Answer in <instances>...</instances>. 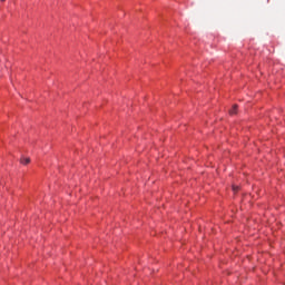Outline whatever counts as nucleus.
Wrapping results in <instances>:
<instances>
[{
  "label": "nucleus",
  "instance_id": "obj_1",
  "mask_svg": "<svg viewBox=\"0 0 285 285\" xmlns=\"http://www.w3.org/2000/svg\"><path fill=\"white\" fill-rule=\"evenodd\" d=\"M229 115H237V105H234L232 109L229 110Z\"/></svg>",
  "mask_w": 285,
  "mask_h": 285
},
{
  "label": "nucleus",
  "instance_id": "obj_2",
  "mask_svg": "<svg viewBox=\"0 0 285 285\" xmlns=\"http://www.w3.org/2000/svg\"><path fill=\"white\" fill-rule=\"evenodd\" d=\"M20 163L23 164V166H28V164L30 163V158H21Z\"/></svg>",
  "mask_w": 285,
  "mask_h": 285
},
{
  "label": "nucleus",
  "instance_id": "obj_3",
  "mask_svg": "<svg viewBox=\"0 0 285 285\" xmlns=\"http://www.w3.org/2000/svg\"><path fill=\"white\" fill-rule=\"evenodd\" d=\"M234 191L237 193V190H239V187H233Z\"/></svg>",
  "mask_w": 285,
  "mask_h": 285
},
{
  "label": "nucleus",
  "instance_id": "obj_4",
  "mask_svg": "<svg viewBox=\"0 0 285 285\" xmlns=\"http://www.w3.org/2000/svg\"><path fill=\"white\" fill-rule=\"evenodd\" d=\"M0 1H6V0H0Z\"/></svg>",
  "mask_w": 285,
  "mask_h": 285
}]
</instances>
